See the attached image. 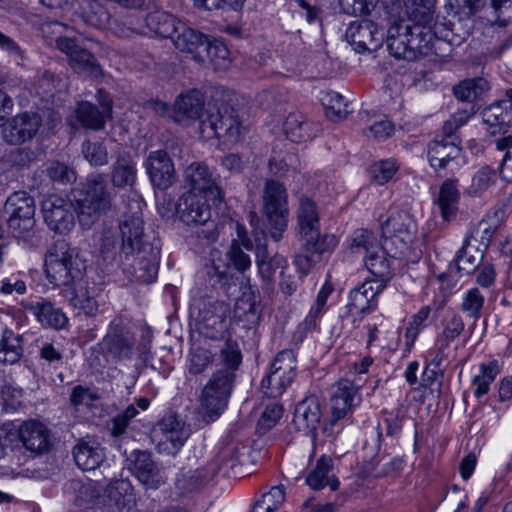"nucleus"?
I'll list each match as a JSON object with an SVG mask.
<instances>
[{"instance_id":"423d86ee","label":"nucleus","mask_w":512,"mask_h":512,"mask_svg":"<svg viewBox=\"0 0 512 512\" xmlns=\"http://www.w3.org/2000/svg\"><path fill=\"white\" fill-rule=\"evenodd\" d=\"M113 198L104 174L88 176L83 188L74 195V209L79 223L90 228L112 208Z\"/></svg>"},{"instance_id":"052dcab7","label":"nucleus","mask_w":512,"mask_h":512,"mask_svg":"<svg viewBox=\"0 0 512 512\" xmlns=\"http://www.w3.org/2000/svg\"><path fill=\"white\" fill-rule=\"evenodd\" d=\"M397 171L393 160H382L371 166L370 173L374 183L383 185L394 176Z\"/></svg>"},{"instance_id":"774afa93","label":"nucleus","mask_w":512,"mask_h":512,"mask_svg":"<svg viewBox=\"0 0 512 512\" xmlns=\"http://www.w3.org/2000/svg\"><path fill=\"white\" fill-rule=\"evenodd\" d=\"M491 8L499 26L512 23V0H491Z\"/></svg>"},{"instance_id":"864d4df0","label":"nucleus","mask_w":512,"mask_h":512,"mask_svg":"<svg viewBox=\"0 0 512 512\" xmlns=\"http://www.w3.org/2000/svg\"><path fill=\"white\" fill-rule=\"evenodd\" d=\"M244 249L245 247L239 241H232L226 253L229 262L241 277H243L242 273L251 266V259Z\"/></svg>"},{"instance_id":"5701e85b","label":"nucleus","mask_w":512,"mask_h":512,"mask_svg":"<svg viewBox=\"0 0 512 512\" xmlns=\"http://www.w3.org/2000/svg\"><path fill=\"white\" fill-rule=\"evenodd\" d=\"M322 417V405L319 398L310 395L297 404L293 423L297 430L310 433L319 427Z\"/></svg>"},{"instance_id":"ddd939ff","label":"nucleus","mask_w":512,"mask_h":512,"mask_svg":"<svg viewBox=\"0 0 512 512\" xmlns=\"http://www.w3.org/2000/svg\"><path fill=\"white\" fill-rule=\"evenodd\" d=\"M190 435L185 423L173 415L164 417L154 430V440L159 453L175 455Z\"/></svg>"},{"instance_id":"13d9d810","label":"nucleus","mask_w":512,"mask_h":512,"mask_svg":"<svg viewBox=\"0 0 512 512\" xmlns=\"http://www.w3.org/2000/svg\"><path fill=\"white\" fill-rule=\"evenodd\" d=\"M98 399L95 392L81 385L75 386L70 394V404L77 410L91 408L94 401Z\"/></svg>"},{"instance_id":"680f3d73","label":"nucleus","mask_w":512,"mask_h":512,"mask_svg":"<svg viewBox=\"0 0 512 512\" xmlns=\"http://www.w3.org/2000/svg\"><path fill=\"white\" fill-rule=\"evenodd\" d=\"M258 312V305L251 290L244 292L242 297L237 300L234 307V316L241 320L242 318H249L251 315L255 317Z\"/></svg>"},{"instance_id":"7c9ffc66","label":"nucleus","mask_w":512,"mask_h":512,"mask_svg":"<svg viewBox=\"0 0 512 512\" xmlns=\"http://www.w3.org/2000/svg\"><path fill=\"white\" fill-rule=\"evenodd\" d=\"M105 493L114 503L118 512H140L137 508V496L128 480L113 481L107 487Z\"/></svg>"},{"instance_id":"bf43d9fd","label":"nucleus","mask_w":512,"mask_h":512,"mask_svg":"<svg viewBox=\"0 0 512 512\" xmlns=\"http://www.w3.org/2000/svg\"><path fill=\"white\" fill-rule=\"evenodd\" d=\"M47 175L51 181L59 184H70L76 180L75 171L64 163L52 162L47 167Z\"/></svg>"},{"instance_id":"4c0bfd02","label":"nucleus","mask_w":512,"mask_h":512,"mask_svg":"<svg viewBox=\"0 0 512 512\" xmlns=\"http://www.w3.org/2000/svg\"><path fill=\"white\" fill-rule=\"evenodd\" d=\"M147 28L156 35L164 38H172L177 32L179 24L176 17L165 11H154L145 18Z\"/></svg>"},{"instance_id":"72a5a7b5","label":"nucleus","mask_w":512,"mask_h":512,"mask_svg":"<svg viewBox=\"0 0 512 512\" xmlns=\"http://www.w3.org/2000/svg\"><path fill=\"white\" fill-rule=\"evenodd\" d=\"M460 193L456 180L446 179L440 186L435 204L438 206L443 220L450 221L458 211Z\"/></svg>"},{"instance_id":"338daca9","label":"nucleus","mask_w":512,"mask_h":512,"mask_svg":"<svg viewBox=\"0 0 512 512\" xmlns=\"http://www.w3.org/2000/svg\"><path fill=\"white\" fill-rule=\"evenodd\" d=\"M502 104H506V101L491 104L483 111V121L491 127L499 126V132L508 117V114L503 112Z\"/></svg>"},{"instance_id":"4468645a","label":"nucleus","mask_w":512,"mask_h":512,"mask_svg":"<svg viewBox=\"0 0 512 512\" xmlns=\"http://www.w3.org/2000/svg\"><path fill=\"white\" fill-rule=\"evenodd\" d=\"M56 47L67 56L70 67L78 74L90 77L102 75L101 66L95 56L76 39L59 37L56 39Z\"/></svg>"},{"instance_id":"69168bd1","label":"nucleus","mask_w":512,"mask_h":512,"mask_svg":"<svg viewBox=\"0 0 512 512\" xmlns=\"http://www.w3.org/2000/svg\"><path fill=\"white\" fill-rule=\"evenodd\" d=\"M282 412V407L278 404L267 406L258 420V431L265 433L273 428L282 417Z\"/></svg>"},{"instance_id":"a211bd4d","label":"nucleus","mask_w":512,"mask_h":512,"mask_svg":"<svg viewBox=\"0 0 512 512\" xmlns=\"http://www.w3.org/2000/svg\"><path fill=\"white\" fill-rule=\"evenodd\" d=\"M42 119L37 113L23 112L3 122L2 135L10 145H21L32 140L41 127Z\"/></svg>"},{"instance_id":"ea45409f","label":"nucleus","mask_w":512,"mask_h":512,"mask_svg":"<svg viewBox=\"0 0 512 512\" xmlns=\"http://www.w3.org/2000/svg\"><path fill=\"white\" fill-rule=\"evenodd\" d=\"M34 314L43 327L62 330L69 325V319L62 309L48 302L38 304Z\"/></svg>"},{"instance_id":"a878e982","label":"nucleus","mask_w":512,"mask_h":512,"mask_svg":"<svg viewBox=\"0 0 512 512\" xmlns=\"http://www.w3.org/2000/svg\"><path fill=\"white\" fill-rule=\"evenodd\" d=\"M461 151L459 143L455 142V139H435L428 145L429 164L435 171L446 169L460 157Z\"/></svg>"},{"instance_id":"f03ea898","label":"nucleus","mask_w":512,"mask_h":512,"mask_svg":"<svg viewBox=\"0 0 512 512\" xmlns=\"http://www.w3.org/2000/svg\"><path fill=\"white\" fill-rule=\"evenodd\" d=\"M171 118L176 123L199 121L201 136L210 140L223 139L224 143L235 144L242 136L243 127L236 110L229 105H205L200 92L192 90L179 95L173 105Z\"/></svg>"},{"instance_id":"4d7b16f0","label":"nucleus","mask_w":512,"mask_h":512,"mask_svg":"<svg viewBox=\"0 0 512 512\" xmlns=\"http://www.w3.org/2000/svg\"><path fill=\"white\" fill-rule=\"evenodd\" d=\"M496 230L497 228L491 225L489 220H481L472 228L467 238L487 250Z\"/></svg>"},{"instance_id":"6ab92c4d","label":"nucleus","mask_w":512,"mask_h":512,"mask_svg":"<svg viewBox=\"0 0 512 512\" xmlns=\"http://www.w3.org/2000/svg\"><path fill=\"white\" fill-rule=\"evenodd\" d=\"M210 200L194 192L185 193L177 204L180 220L186 225H205L211 219Z\"/></svg>"},{"instance_id":"412c9836","label":"nucleus","mask_w":512,"mask_h":512,"mask_svg":"<svg viewBox=\"0 0 512 512\" xmlns=\"http://www.w3.org/2000/svg\"><path fill=\"white\" fill-rule=\"evenodd\" d=\"M128 461L132 474L146 488L156 489L164 482L163 476L148 452L133 451Z\"/></svg>"},{"instance_id":"0eeeda50","label":"nucleus","mask_w":512,"mask_h":512,"mask_svg":"<svg viewBox=\"0 0 512 512\" xmlns=\"http://www.w3.org/2000/svg\"><path fill=\"white\" fill-rule=\"evenodd\" d=\"M84 269L76 250L64 240L55 242L46 254V276L55 288L73 285L82 278Z\"/></svg>"},{"instance_id":"f257e3e1","label":"nucleus","mask_w":512,"mask_h":512,"mask_svg":"<svg viewBox=\"0 0 512 512\" xmlns=\"http://www.w3.org/2000/svg\"><path fill=\"white\" fill-rule=\"evenodd\" d=\"M160 248L145 233L141 202L134 200L118 221L117 226L105 224L98 240V265L110 270L139 261L134 271L140 285H150L157 277Z\"/></svg>"},{"instance_id":"603ef678","label":"nucleus","mask_w":512,"mask_h":512,"mask_svg":"<svg viewBox=\"0 0 512 512\" xmlns=\"http://www.w3.org/2000/svg\"><path fill=\"white\" fill-rule=\"evenodd\" d=\"M70 303L76 309L82 310L87 315H94L98 310V302L89 290H68Z\"/></svg>"},{"instance_id":"f3484780","label":"nucleus","mask_w":512,"mask_h":512,"mask_svg":"<svg viewBox=\"0 0 512 512\" xmlns=\"http://www.w3.org/2000/svg\"><path fill=\"white\" fill-rule=\"evenodd\" d=\"M184 179L189 186L188 192L216 200L221 199L222 191L218 186V176L214 170L202 162L191 163L184 172Z\"/></svg>"},{"instance_id":"c03bdc74","label":"nucleus","mask_w":512,"mask_h":512,"mask_svg":"<svg viewBox=\"0 0 512 512\" xmlns=\"http://www.w3.org/2000/svg\"><path fill=\"white\" fill-rule=\"evenodd\" d=\"M322 103L326 116L333 121L344 119L349 113L348 103L338 92H327L322 98Z\"/></svg>"},{"instance_id":"8fccbe9b","label":"nucleus","mask_w":512,"mask_h":512,"mask_svg":"<svg viewBox=\"0 0 512 512\" xmlns=\"http://www.w3.org/2000/svg\"><path fill=\"white\" fill-rule=\"evenodd\" d=\"M82 154L85 160L92 166H103L108 163V151L101 141H84Z\"/></svg>"},{"instance_id":"4be33fe9","label":"nucleus","mask_w":512,"mask_h":512,"mask_svg":"<svg viewBox=\"0 0 512 512\" xmlns=\"http://www.w3.org/2000/svg\"><path fill=\"white\" fill-rule=\"evenodd\" d=\"M296 218L300 240L317 237L320 215L318 205L312 198L305 195L299 197Z\"/></svg>"},{"instance_id":"2f4dec72","label":"nucleus","mask_w":512,"mask_h":512,"mask_svg":"<svg viewBox=\"0 0 512 512\" xmlns=\"http://www.w3.org/2000/svg\"><path fill=\"white\" fill-rule=\"evenodd\" d=\"M283 131L292 142H305L313 138L319 129L313 126L312 123L307 122L301 112L295 111L289 113L286 117L283 123Z\"/></svg>"},{"instance_id":"5fc2aeb1","label":"nucleus","mask_w":512,"mask_h":512,"mask_svg":"<svg viewBox=\"0 0 512 512\" xmlns=\"http://www.w3.org/2000/svg\"><path fill=\"white\" fill-rule=\"evenodd\" d=\"M230 52L222 42H210L208 39L204 48V61L209 60L215 66L226 67L229 64Z\"/></svg>"},{"instance_id":"bb28decb","label":"nucleus","mask_w":512,"mask_h":512,"mask_svg":"<svg viewBox=\"0 0 512 512\" xmlns=\"http://www.w3.org/2000/svg\"><path fill=\"white\" fill-rule=\"evenodd\" d=\"M171 40L177 49L192 54L198 62H204V48L207 41L204 34L182 23L179 24L178 30Z\"/></svg>"},{"instance_id":"f704fd0d","label":"nucleus","mask_w":512,"mask_h":512,"mask_svg":"<svg viewBox=\"0 0 512 512\" xmlns=\"http://www.w3.org/2000/svg\"><path fill=\"white\" fill-rule=\"evenodd\" d=\"M137 179L136 162L130 155H121L111 167V182L116 188H132Z\"/></svg>"},{"instance_id":"20e7f679","label":"nucleus","mask_w":512,"mask_h":512,"mask_svg":"<svg viewBox=\"0 0 512 512\" xmlns=\"http://www.w3.org/2000/svg\"><path fill=\"white\" fill-rule=\"evenodd\" d=\"M221 361L225 370H218L204 386L200 396V410L208 421L217 418L227 407L231 389L232 374L241 362L238 344L227 340L221 348Z\"/></svg>"},{"instance_id":"9b49d317","label":"nucleus","mask_w":512,"mask_h":512,"mask_svg":"<svg viewBox=\"0 0 512 512\" xmlns=\"http://www.w3.org/2000/svg\"><path fill=\"white\" fill-rule=\"evenodd\" d=\"M296 359L291 350H284L275 357L269 374L262 379L261 389L270 398L281 396L295 378Z\"/></svg>"},{"instance_id":"9d476101","label":"nucleus","mask_w":512,"mask_h":512,"mask_svg":"<svg viewBox=\"0 0 512 512\" xmlns=\"http://www.w3.org/2000/svg\"><path fill=\"white\" fill-rule=\"evenodd\" d=\"M35 211L34 198L25 191L14 192L7 198L4 212L14 237L27 241L34 235Z\"/></svg>"},{"instance_id":"49530a36","label":"nucleus","mask_w":512,"mask_h":512,"mask_svg":"<svg viewBox=\"0 0 512 512\" xmlns=\"http://www.w3.org/2000/svg\"><path fill=\"white\" fill-rule=\"evenodd\" d=\"M496 180V171L489 166H483L473 176L468 194L473 197L481 196L496 183Z\"/></svg>"},{"instance_id":"79ce46f5","label":"nucleus","mask_w":512,"mask_h":512,"mask_svg":"<svg viewBox=\"0 0 512 512\" xmlns=\"http://www.w3.org/2000/svg\"><path fill=\"white\" fill-rule=\"evenodd\" d=\"M22 352L20 338L12 331H4L0 341V362L14 364L19 361Z\"/></svg>"},{"instance_id":"0e129e2a","label":"nucleus","mask_w":512,"mask_h":512,"mask_svg":"<svg viewBox=\"0 0 512 512\" xmlns=\"http://www.w3.org/2000/svg\"><path fill=\"white\" fill-rule=\"evenodd\" d=\"M351 239L352 250L356 252L363 249L365 251V255H367L370 250L377 248L378 246L374 233L366 229H358L354 231Z\"/></svg>"},{"instance_id":"37998d69","label":"nucleus","mask_w":512,"mask_h":512,"mask_svg":"<svg viewBox=\"0 0 512 512\" xmlns=\"http://www.w3.org/2000/svg\"><path fill=\"white\" fill-rule=\"evenodd\" d=\"M489 89L488 82L483 78L466 79L454 87V95L461 101H475Z\"/></svg>"},{"instance_id":"aec40b11","label":"nucleus","mask_w":512,"mask_h":512,"mask_svg":"<svg viewBox=\"0 0 512 512\" xmlns=\"http://www.w3.org/2000/svg\"><path fill=\"white\" fill-rule=\"evenodd\" d=\"M98 100L101 109L96 105L84 101L78 104L76 110L77 120L87 129L101 130L105 126L106 119L111 116L112 101L103 91H98Z\"/></svg>"},{"instance_id":"c9c22d12","label":"nucleus","mask_w":512,"mask_h":512,"mask_svg":"<svg viewBox=\"0 0 512 512\" xmlns=\"http://www.w3.org/2000/svg\"><path fill=\"white\" fill-rule=\"evenodd\" d=\"M332 469V459L322 456L317 460L315 468L306 477L307 485L314 489L320 490L328 486L332 491L339 487V481L333 475H330Z\"/></svg>"},{"instance_id":"a18cd8bd","label":"nucleus","mask_w":512,"mask_h":512,"mask_svg":"<svg viewBox=\"0 0 512 512\" xmlns=\"http://www.w3.org/2000/svg\"><path fill=\"white\" fill-rule=\"evenodd\" d=\"M443 331L438 337L440 350H444L453 342L463 331L464 322L462 318L454 313L448 314L443 319Z\"/></svg>"},{"instance_id":"09e8293b","label":"nucleus","mask_w":512,"mask_h":512,"mask_svg":"<svg viewBox=\"0 0 512 512\" xmlns=\"http://www.w3.org/2000/svg\"><path fill=\"white\" fill-rule=\"evenodd\" d=\"M429 315L430 307L423 306L416 314L411 317L404 335L405 343L408 349L414 345L419 333L424 329V327H426V322L429 318Z\"/></svg>"},{"instance_id":"3c124183","label":"nucleus","mask_w":512,"mask_h":512,"mask_svg":"<svg viewBox=\"0 0 512 512\" xmlns=\"http://www.w3.org/2000/svg\"><path fill=\"white\" fill-rule=\"evenodd\" d=\"M378 290H350L349 299L353 313H364L376 306Z\"/></svg>"},{"instance_id":"473e14b6","label":"nucleus","mask_w":512,"mask_h":512,"mask_svg":"<svg viewBox=\"0 0 512 512\" xmlns=\"http://www.w3.org/2000/svg\"><path fill=\"white\" fill-rule=\"evenodd\" d=\"M499 373L500 366L496 360L480 363L474 370L471 378L474 397L480 399L486 395Z\"/></svg>"},{"instance_id":"dca6fc26","label":"nucleus","mask_w":512,"mask_h":512,"mask_svg":"<svg viewBox=\"0 0 512 512\" xmlns=\"http://www.w3.org/2000/svg\"><path fill=\"white\" fill-rule=\"evenodd\" d=\"M360 389L361 384H356L349 379H341L331 387V424L345 418L360 404Z\"/></svg>"},{"instance_id":"6e6d98bb","label":"nucleus","mask_w":512,"mask_h":512,"mask_svg":"<svg viewBox=\"0 0 512 512\" xmlns=\"http://www.w3.org/2000/svg\"><path fill=\"white\" fill-rule=\"evenodd\" d=\"M298 158L294 153L287 152L283 156L276 149L269 160V169L276 176H283L290 168H295Z\"/></svg>"},{"instance_id":"39448f33","label":"nucleus","mask_w":512,"mask_h":512,"mask_svg":"<svg viewBox=\"0 0 512 512\" xmlns=\"http://www.w3.org/2000/svg\"><path fill=\"white\" fill-rule=\"evenodd\" d=\"M397 13V0H381L373 6L369 15L353 21L346 29V40L357 52L375 51L384 41L387 24L394 21Z\"/></svg>"},{"instance_id":"a19ab883","label":"nucleus","mask_w":512,"mask_h":512,"mask_svg":"<svg viewBox=\"0 0 512 512\" xmlns=\"http://www.w3.org/2000/svg\"><path fill=\"white\" fill-rule=\"evenodd\" d=\"M214 362V353L206 343L193 344L190 348L186 367L192 375L203 373Z\"/></svg>"},{"instance_id":"c756f323","label":"nucleus","mask_w":512,"mask_h":512,"mask_svg":"<svg viewBox=\"0 0 512 512\" xmlns=\"http://www.w3.org/2000/svg\"><path fill=\"white\" fill-rule=\"evenodd\" d=\"M365 328L368 333V345L378 344L382 348L395 350L399 344V331L389 325H384L380 316L370 319Z\"/></svg>"},{"instance_id":"1a4fd4ad","label":"nucleus","mask_w":512,"mask_h":512,"mask_svg":"<svg viewBox=\"0 0 512 512\" xmlns=\"http://www.w3.org/2000/svg\"><path fill=\"white\" fill-rule=\"evenodd\" d=\"M287 192L283 184L267 180L263 192V214L266 217L271 239H282L288 226L289 208Z\"/></svg>"},{"instance_id":"e2e57ef3","label":"nucleus","mask_w":512,"mask_h":512,"mask_svg":"<svg viewBox=\"0 0 512 512\" xmlns=\"http://www.w3.org/2000/svg\"><path fill=\"white\" fill-rule=\"evenodd\" d=\"M381 0H339L341 10L348 15H369L373 6Z\"/></svg>"},{"instance_id":"de8ad7c7","label":"nucleus","mask_w":512,"mask_h":512,"mask_svg":"<svg viewBox=\"0 0 512 512\" xmlns=\"http://www.w3.org/2000/svg\"><path fill=\"white\" fill-rule=\"evenodd\" d=\"M317 237L314 239H303L302 249L307 252H313L318 258L320 256L332 249H334L337 245V238L332 234H321L320 228L318 229Z\"/></svg>"},{"instance_id":"58836bf2","label":"nucleus","mask_w":512,"mask_h":512,"mask_svg":"<svg viewBox=\"0 0 512 512\" xmlns=\"http://www.w3.org/2000/svg\"><path fill=\"white\" fill-rule=\"evenodd\" d=\"M405 13L409 19L415 21L414 25L431 27L435 11L436 0H402Z\"/></svg>"},{"instance_id":"393cba45","label":"nucleus","mask_w":512,"mask_h":512,"mask_svg":"<svg viewBox=\"0 0 512 512\" xmlns=\"http://www.w3.org/2000/svg\"><path fill=\"white\" fill-rule=\"evenodd\" d=\"M252 235L255 241L256 263L258 265L259 274L263 280L268 283L272 281L276 272V269L273 266L274 263L277 265V268H282L280 276L283 278L285 275V271L283 270L285 260L282 257H277L274 260L270 259L267 249V235L265 231L263 229L254 228Z\"/></svg>"},{"instance_id":"2eb2a0df","label":"nucleus","mask_w":512,"mask_h":512,"mask_svg":"<svg viewBox=\"0 0 512 512\" xmlns=\"http://www.w3.org/2000/svg\"><path fill=\"white\" fill-rule=\"evenodd\" d=\"M74 210L70 201L57 195L46 197L41 204L45 223L58 234H67L74 227Z\"/></svg>"},{"instance_id":"e433bc0d","label":"nucleus","mask_w":512,"mask_h":512,"mask_svg":"<svg viewBox=\"0 0 512 512\" xmlns=\"http://www.w3.org/2000/svg\"><path fill=\"white\" fill-rule=\"evenodd\" d=\"M73 456L80 469L90 471L103 462L104 450L96 442H81L74 448Z\"/></svg>"},{"instance_id":"6e6552de","label":"nucleus","mask_w":512,"mask_h":512,"mask_svg":"<svg viewBox=\"0 0 512 512\" xmlns=\"http://www.w3.org/2000/svg\"><path fill=\"white\" fill-rule=\"evenodd\" d=\"M417 231L416 223L406 212L391 215L382 225L381 246L387 256L405 258L411 249Z\"/></svg>"},{"instance_id":"cd10ccee","label":"nucleus","mask_w":512,"mask_h":512,"mask_svg":"<svg viewBox=\"0 0 512 512\" xmlns=\"http://www.w3.org/2000/svg\"><path fill=\"white\" fill-rule=\"evenodd\" d=\"M227 310L225 305L219 304L200 312L197 324L200 333L210 338L221 336L229 325L226 317Z\"/></svg>"},{"instance_id":"7ed1b4c3","label":"nucleus","mask_w":512,"mask_h":512,"mask_svg":"<svg viewBox=\"0 0 512 512\" xmlns=\"http://www.w3.org/2000/svg\"><path fill=\"white\" fill-rule=\"evenodd\" d=\"M386 44L389 53L406 61H416L427 56L433 47V38L447 39L448 29L440 31L435 23L432 27L409 25L401 18V7L397 0V13L394 21L387 24Z\"/></svg>"},{"instance_id":"f8f14e48","label":"nucleus","mask_w":512,"mask_h":512,"mask_svg":"<svg viewBox=\"0 0 512 512\" xmlns=\"http://www.w3.org/2000/svg\"><path fill=\"white\" fill-rule=\"evenodd\" d=\"M173 146L166 145L164 150L151 151L145 162L144 167L150 182L154 188L166 190L177 180V174L170 152L176 155Z\"/></svg>"},{"instance_id":"c85d7f7f","label":"nucleus","mask_w":512,"mask_h":512,"mask_svg":"<svg viewBox=\"0 0 512 512\" xmlns=\"http://www.w3.org/2000/svg\"><path fill=\"white\" fill-rule=\"evenodd\" d=\"M386 255L381 245H378L377 248L370 250V252L365 255L366 267L373 278L367 279L362 284L361 288L365 287L369 282L377 283V288H384L387 285V282L392 277V273Z\"/></svg>"},{"instance_id":"b1692460","label":"nucleus","mask_w":512,"mask_h":512,"mask_svg":"<svg viewBox=\"0 0 512 512\" xmlns=\"http://www.w3.org/2000/svg\"><path fill=\"white\" fill-rule=\"evenodd\" d=\"M17 431L23 446L31 453L41 454L49 449V430L43 423L27 420L18 426Z\"/></svg>"}]
</instances>
